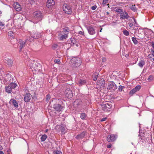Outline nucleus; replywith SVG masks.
I'll list each match as a JSON object with an SVG mask.
<instances>
[{"mask_svg": "<svg viewBox=\"0 0 154 154\" xmlns=\"http://www.w3.org/2000/svg\"><path fill=\"white\" fill-rule=\"evenodd\" d=\"M10 55V54L8 53H6L4 56V59L5 62L6 63L9 67H11L13 64V60L9 59L8 57Z\"/></svg>", "mask_w": 154, "mask_h": 154, "instance_id": "f257e3e1", "label": "nucleus"}, {"mask_svg": "<svg viewBox=\"0 0 154 154\" xmlns=\"http://www.w3.org/2000/svg\"><path fill=\"white\" fill-rule=\"evenodd\" d=\"M71 63L76 67H79L81 64V59L78 57H74L71 60Z\"/></svg>", "mask_w": 154, "mask_h": 154, "instance_id": "f03ea898", "label": "nucleus"}, {"mask_svg": "<svg viewBox=\"0 0 154 154\" xmlns=\"http://www.w3.org/2000/svg\"><path fill=\"white\" fill-rule=\"evenodd\" d=\"M103 110L106 112H109L110 109L112 107L111 104L106 102L103 103L101 104Z\"/></svg>", "mask_w": 154, "mask_h": 154, "instance_id": "7ed1b4c3", "label": "nucleus"}, {"mask_svg": "<svg viewBox=\"0 0 154 154\" xmlns=\"http://www.w3.org/2000/svg\"><path fill=\"white\" fill-rule=\"evenodd\" d=\"M63 10L67 14H69L72 12V9L71 6L68 4H65L63 5Z\"/></svg>", "mask_w": 154, "mask_h": 154, "instance_id": "20e7f679", "label": "nucleus"}, {"mask_svg": "<svg viewBox=\"0 0 154 154\" xmlns=\"http://www.w3.org/2000/svg\"><path fill=\"white\" fill-rule=\"evenodd\" d=\"M107 88V89L111 91H113L117 89V86L114 82L111 81L108 83Z\"/></svg>", "mask_w": 154, "mask_h": 154, "instance_id": "39448f33", "label": "nucleus"}, {"mask_svg": "<svg viewBox=\"0 0 154 154\" xmlns=\"http://www.w3.org/2000/svg\"><path fill=\"white\" fill-rule=\"evenodd\" d=\"M149 136V134L147 132H145V133L143 132L142 133V132H139V136L140 137L141 140H143L142 141H145L146 140H147V139H149V137H146L147 136Z\"/></svg>", "mask_w": 154, "mask_h": 154, "instance_id": "423d86ee", "label": "nucleus"}, {"mask_svg": "<svg viewBox=\"0 0 154 154\" xmlns=\"http://www.w3.org/2000/svg\"><path fill=\"white\" fill-rule=\"evenodd\" d=\"M88 33L91 35H93L95 33V29L92 25H85Z\"/></svg>", "mask_w": 154, "mask_h": 154, "instance_id": "0eeeda50", "label": "nucleus"}, {"mask_svg": "<svg viewBox=\"0 0 154 154\" xmlns=\"http://www.w3.org/2000/svg\"><path fill=\"white\" fill-rule=\"evenodd\" d=\"M117 137V135L114 134L109 135L107 137V140L108 142H113L116 140Z\"/></svg>", "mask_w": 154, "mask_h": 154, "instance_id": "6e6552de", "label": "nucleus"}, {"mask_svg": "<svg viewBox=\"0 0 154 154\" xmlns=\"http://www.w3.org/2000/svg\"><path fill=\"white\" fill-rule=\"evenodd\" d=\"M66 96L69 98H71L73 96V93L71 90L69 88H67L65 91Z\"/></svg>", "mask_w": 154, "mask_h": 154, "instance_id": "1a4fd4ad", "label": "nucleus"}, {"mask_svg": "<svg viewBox=\"0 0 154 154\" xmlns=\"http://www.w3.org/2000/svg\"><path fill=\"white\" fill-rule=\"evenodd\" d=\"M141 88V86L140 85H137L134 88L131 90L129 92V94L131 96H132L135 93L139 91Z\"/></svg>", "mask_w": 154, "mask_h": 154, "instance_id": "9d476101", "label": "nucleus"}, {"mask_svg": "<svg viewBox=\"0 0 154 154\" xmlns=\"http://www.w3.org/2000/svg\"><path fill=\"white\" fill-rule=\"evenodd\" d=\"M53 108L55 111L60 112L62 111L63 107L60 104H56L53 106Z\"/></svg>", "mask_w": 154, "mask_h": 154, "instance_id": "9b49d317", "label": "nucleus"}, {"mask_svg": "<svg viewBox=\"0 0 154 154\" xmlns=\"http://www.w3.org/2000/svg\"><path fill=\"white\" fill-rule=\"evenodd\" d=\"M55 5L54 1L53 0H48L46 2L47 7L51 9Z\"/></svg>", "mask_w": 154, "mask_h": 154, "instance_id": "f8f14e48", "label": "nucleus"}, {"mask_svg": "<svg viewBox=\"0 0 154 154\" xmlns=\"http://www.w3.org/2000/svg\"><path fill=\"white\" fill-rule=\"evenodd\" d=\"M13 7L16 11H20L21 9V6L17 2L14 3Z\"/></svg>", "mask_w": 154, "mask_h": 154, "instance_id": "ddd939ff", "label": "nucleus"}, {"mask_svg": "<svg viewBox=\"0 0 154 154\" xmlns=\"http://www.w3.org/2000/svg\"><path fill=\"white\" fill-rule=\"evenodd\" d=\"M33 15L35 18H42V14L39 11L34 12Z\"/></svg>", "mask_w": 154, "mask_h": 154, "instance_id": "4468645a", "label": "nucleus"}, {"mask_svg": "<svg viewBox=\"0 0 154 154\" xmlns=\"http://www.w3.org/2000/svg\"><path fill=\"white\" fill-rule=\"evenodd\" d=\"M31 95L29 93H26L24 97V100L26 102H28L29 101L31 97Z\"/></svg>", "mask_w": 154, "mask_h": 154, "instance_id": "2eb2a0df", "label": "nucleus"}, {"mask_svg": "<svg viewBox=\"0 0 154 154\" xmlns=\"http://www.w3.org/2000/svg\"><path fill=\"white\" fill-rule=\"evenodd\" d=\"M58 38L60 41H63L64 39L67 38L68 35L66 34H63L62 33L58 34Z\"/></svg>", "mask_w": 154, "mask_h": 154, "instance_id": "dca6fc26", "label": "nucleus"}, {"mask_svg": "<svg viewBox=\"0 0 154 154\" xmlns=\"http://www.w3.org/2000/svg\"><path fill=\"white\" fill-rule=\"evenodd\" d=\"M120 14V17L121 19H128L129 17L128 14L126 12H123L122 11Z\"/></svg>", "mask_w": 154, "mask_h": 154, "instance_id": "f3484780", "label": "nucleus"}, {"mask_svg": "<svg viewBox=\"0 0 154 154\" xmlns=\"http://www.w3.org/2000/svg\"><path fill=\"white\" fill-rule=\"evenodd\" d=\"M9 103L13 105L16 108H17L18 106L17 101L14 99H11L9 101Z\"/></svg>", "mask_w": 154, "mask_h": 154, "instance_id": "a211bd4d", "label": "nucleus"}, {"mask_svg": "<svg viewBox=\"0 0 154 154\" xmlns=\"http://www.w3.org/2000/svg\"><path fill=\"white\" fill-rule=\"evenodd\" d=\"M70 31L69 29L67 27H65L62 29V30L59 32V33L66 34L68 35L69 32Z\"/></svg>", "mask_w": 154, "mask_h": 154, "instance_id": "6ab92c4d", "label": "nucleus"}, {"mask_svg": "<svg viewBox=\"0 0 154 154\" xmlns=\"http://www.w3.org/2000/svg\"><path fill=\"white\" fill-rule=\"evenodd\" d=\"M97 85L100 87H104L105 86V82L103 79H101L98 80L97 82Z\"/></svg>", "mask_w": 154, "mask_h": 154, "instance_id": "aec40b11", "label": "nucleus"}, {"mask_svg": "<svg viewBox=\"0 0 154 154\" xmlns=\"http://www.w3.org/2000/svg\"><path fill=\"white\" fill-rule=\"evenodd\" d=\"M142 29L144 30V33L146 35H151L153 33L151 29L146 28H144Z\"/></svg>", "mask_w": 154, "mask_h": 154, "instance_id": "412c9836", "label": "nucleus"}, {"mask_svg": "<svg viewBox=\"0 0 154 154\" xmlns=\"http://www.w3.org/2000/svg\"><path fill=\"white\" fill-rule=\"evenodd\" d=\"M34 38L32 37V35L30 36H27L26 39L25 40V42L26 44H29V42H32L33 41Z\"/></svg>", "mask_w": 154, "mask_h": 154, "instance_id": "4be33fe9", "label": "nucleus"}, {"mask_svg": "<svg viewBox=\"0 0 154 154\" xmlns=\"http://www.w3.org/2000/svg\"><path fill=\"white\" fill-rule=\"evenodd\" d=\"M31 35H32V37L34 39H38L41 37V33L37 32H35L33 34H31Z\"/></svg>", "mask_w": 154, "mask_h": 154, "instance_id": "5701e85b", "label": "nucleus"}, {"mask_svg": "<svg viewBox=\"0 0 154 154\" xmlns=\"http://www.w3.org/2000/svg\"><path fill=\"white\" fill-rule=\"evenodd\" d=\"M19 44L20 45L19 47L20 48V52L22 50L23 48L25 45V44H26V43L25 42H24L21 39H20L19 40Z\"/></svg>", "mask_w": 154, "mask_h": 154, "instance_id": "b1692460", "label": "nucleus"}, {"mask_svg": "<svg viewBox=\"0 0 154 154\" xmlns=\"http://www.w3.org/2000/svg\"><path fill=\"white\" fill-rule=\"evenodd\" d=\"M86 132L83 131L80 134H78L76 136V138L77 139H82L85 136Z\"/></svg>", "mask_w": 154, "mask_h": 154, "instance_id": "393cba45", "label": "nucleus"}, {"mask_svg": "<svg viewBox=\"0 0 154 154\" xmlns=\"http://www.w3.org/2000/svg\"><path fill=\"white\" fill-rule=\"evenodd\" d=\"M6 91L8 93H10L12 91V89L9 85L6 86L5 87Z\"/></svg>", "mask_w": 154, "mask_h": 154, "instance_id": "a878e982", "label": "nucleus"}, {"mask_svg": "<svg viewBox=\"0 0 154 154\" xmlns=\"http://www.w3.org/2000/svg\"><path fill=\"white\" fill-rule=\"evenodd\" d=\"M151 46L152 47V48L151 49V54L153 57H154V42H151Z\"/></svg>", "mask_w": 154, "mask_h": 154, "instance_id": "bb28decb", "label": "nucleus"}, {"mask_svg": "<svg viewBox=\"0 0 154 154\" xmlns=\"http://www.w3.org/2000/svg\"><path fill=\"white\" fill-rule=\"evenodd\" d=\"M145 62L143 60H141L140 61L138 64V66L141 67H143L144 66V65L145 64Z\"/></svg>", "mask_w": 154, "mask_h": 154, "instance_id": "cd10ccee", "label": "nucleus"}, {"mask_svg": "<svg viewBox=\"0 0 154 154\" xmlns=\"http://www.w3.org/2000/svg\"><path fill=\"white\" fill-rule=\"evenodd\" d=\"M114 11L118 13H121L122 11V10L116 7L114 9Z\"/></svg>", "mask_w": 154, "mask_h": 154, "instance_id": "c85d7f7f", "label": "nucleus"}, {"mask_svg": "<svg viewBox=\"0 0 154 154\" xmlns=\"http://www.w3.org/2000/svg\"><path fill=\"white\" fill-rule=\"evenodd\" d=\"M130 8L133 11L136 12L137 11V8L135 5H132L130 7Z\"/></svg>", "mask_w": 154, "mask_h": 154, "instance_id": "c756f323", "label": "nucleus"}, {"mask_svg": "<svg viewBox=\"0 0 154 154\" xmlns=\"http://www.w3.org/2000/svg\"><path fill=\"white\" fill-rule=\"evenodd\" d=\"M86 116V115L85 113H82L81 114L80 117L82 119L84 120L85 119Z\"/></svg>", "mask_w": 154, "mask_h": 154, "instance_id": "7c9ffc66", "label": "nucleus"}, {"mask_svg": "<svg viewBox=\"0 0 154 154\" xmlns=\"http://www.w3.org/2000/svg\"><path fill=\"white\" fill-rule=\"evenodd\" d=\"M98 75V74L97 73H95L93 74L92 76L94 80L96 81L97 80Z\"/></svg>", "mask_w": 154, "mask_h": 154, "instance_id": "2f4dec72", "label": "nucleus"}, {"mask_svg": "<svg viewBox=\"0 0 154 154\" xmlns=\"http://www.w3.org/2000/svg\"><path fill=\"white\" fill-rule=\"evenodd\" d=\"M9 85L12 89L15 88L17 85L16 84L13 82L10 83Z\"/></svg>", "mask_w": 154, "mask_h": 154, "instance_id": "473e14b6", "label": "nucleus"}, {"mask_svg": "<svg viewBox=\"0 0 154 154\" xmlns=\"http://www.w3.org/2000/svg\"><path fill=\"white\" fill-rule=\"evenodd\" d=\"M35 62L32 60H31L30 63L29 64V66L31 68H34V66H35V64L34 63Z\"/></svg>", "mask_w": 154, "mask_h": 154, "instance_id": "72a5a7b5", "label": "nucleus"}, {"mask_svg": "<svg viewBox=\"0 0 154 154\" xmlns=\"http://www.w3.org/2000/svg\"><path fill=\"white\" fill-rule=\"evenodd\" d=\"M154 79V76L152 75H150L147 79L148 81L150 82L153 80Z\"/></svg>", "mask_w": 154, "mask_h": 154, "instance_id": "f704fd0d", "label": "nucleus"}, {"mask_svg": "<svg viewBox=\"0 0 154 154\" xmlns=\"http://www.w3.org/2000/svg\"><path fill=\"white\" fill-rule=\"evenodd\" d=\"M47 136L46 135L44 134L42 135L41 137V139L42 141H44L47 138Z\"/></svg>", "mask_w": 154, "mask_h": 154, "instance_id": "c9c22d12", "label": "nucleus"}, {"mask_svg": "<svg viewBox=\"0 0 154 154\" xmlns=\"http://www.w3.org/2000/svg\"><path fill=\"white\" fill-rule=\"evenodd\" d=\"M14 35V34L12 31H9L8 33V36H10L11 38H13Z\"/></svg>", "mask_w": 154, "mask_h": 154, "instance_id": "e433bc0d", "label": "nucleus"}, {"mask_svg": "<svg viewBox=\"0 0 154 154\" xmlns=\"http://www.w3.org/2000/svg\"><path fill=\"white\" fill-rule=\"evenodd\" d=\"M132 40L133 42L134 43V44L136 45L138 43V41L137 40L136 38L134 37H132Z\"/></svg>", "mask_w": 154, "mask_h": 154, "instance_id": "4c0bfd02", "label": "nucleus"}, {"mask_svg": "<svg viewBox=\"0 0 154 154\" xmlns=\"http://www.w3.org/2000/svg\"><path fill=\"white\" fill-rule=\"evenodd\" d=\"M148 57L152 62L154 63V58L152 57L151 55L149 54L148 56Z\"/></svg>", "mask_w": 154, "mask_h": 154, "instance_id": "58836bf2", "label": "nucleus"}, {"mask_svg": "<svg viewBox=\"0 0 154 154\" xmlns=\"http://www.w3.org/2000/svg\"><path fill=\"white\" fill-rule=\"evenodd\" d=\"M61 126L62 125H57L55 128L56 130H57L58 132L60 131Z\"/></svg>", "mask_w": 154, "mask_h": 154, "instance_id": "ea45409f", "label": "nucleus"}, {"mask_svg": "<svg viewBox=\"0 0 154 154\" xmlns=\"http://www.w3.org/2000/svg\"><path fill=\"white\" fill-rule=\"evenodd\" d=\"M79 84L80 85H82L84 84L86 82L84 80L80 79L79 81Z\"/></svg>", "mask_w": 154, "mask_h": 154, "instance_id": "a19ab883", "label": "nucleus"}, {"mask_svg": "<svg viewBox=\"0 0 154 154\" xmlns=\"http://www.w3.org/2000/svg\"><path fill=\"white\" fill-rule=\"evenodd\" d=\"M11 76V75L10 74L8 73L6 74L7 77L8 78V80H7L8 81H10L11 80V79H12Z\"/></svg>", "mask_w": 154, "mask_h": 154, "instance_id": "79ce46f5", "label": "nucleus"}, {"mask_svg": "<svg viewBox=\"0 0 154 154\" xmlns=\"http://www.w3.org/2000/svg\"><path fill=\"white\" fill-rule=\"evenodd\" d=\"M137 58H135L134 59V62H131L129 63V65H133L135 64L137 60Z\"/></svg>", "mask_w": 154, "mask_h": 154, "instance_id": "37998d69", "label": "nucleus"}, {"mask_svg": "<svg viewBox=\"0 0 154 154\" xmlns=\"http://www.w3.org/2000/svg\"><path fill=\"white\" fill-rule=\"evenodd\" d=\"M65 128L64 127L62 126H61V127L60 129V131H61L62 133L63 134H64L65 133Z\"/></svg>", "mask_w": 154, "mask_h": 154, "instance_id": "c03bdc74", "label": "nucleus"}, {"mask_svg": "<svg viewBox=\"0 0 154 154\" xmlns=\"http://www.w3.org/2000/svg\"><path fill=\"white\" fill-rule=\"evenodd\" d=\"M123 33L125 35L127 36H128L129 34V32L127 30H124Z\"/></svg>", "mask_w": 154, "mask_h": 154, "instance_id": "a18cd8bd", "label": "nucleus"}, {"mask_svg": "<svg viewBox=\"0 0 154 154\" xmlns=\"http://www.w3.org/2000/svg\"><path fill=\"white\" fill-rule=\"evenodd\" d=\"M53 154H62V152L58 150L54 151L53 152Z\"/></svg>", "mask_w": 154, "mask_h": 154, "instance_id": "49530a36", "label": "nucleus"}, {"mask_svg": "<svg viewBox=\"0 0 154 154\" xmlns=\"http://www.w3.org/2000/svg\"><path fill=\"white\" fill-rule=\"evenodd\" d=\"M5 24L3 23L2 22H0V29H3L4 28Z\"/></svg>", "mask_w": 154, "mask_h": 154, "instance_id": "de8ad7c7", "label": "nucleus"}, {"mask_svg": "<svg viewBox=\"0 0 154 154\" xmlns=\"http://www.w3.org/2000/svg\"><path fill=\"white\" fill-rule=\"evenodd\" d=\"M51 98V96L49 94H47L46 96V101H48Z\"/></svg>", "mask_w": 154, "mask_h": 154, "instance_id": "09e8293b", "label": "nucleus"}, {"mask_svg": "<svg viewBox=\"0 0 154 154\" xmlns=\"http://www.w3.org/2000/svg\"><path fill=\"white\" fill-rule=\"evenodd\" d=\"M125 88V87L124 86L120 85L119 87L118 90H119V91H122V89L124 88Z\"/></svg>", "mask_w": 154, "mask_h": 154, "instance_id": "8fccbe9b", "label": "nucleus"}, {"mask_svg": "<svg viewBox=\"0 0 154 154\" xmlns=\"http://www.w3.org/2000/svg\"><path fill=\"white\" fill-rule=\"evenodd\" d=\"M117 23L116 22H112V21L109 24V25H110L112 26H114L116 25Z\"/></svg>", "mask_w": 154, "mask_h": 154, "instance_id": "3c124183", "label": "nucleus"}, {"mask_svg": "<svg viewBox=\"0 0 154 154\" xmlns=\"http://www.w3.org/2000/svg\"><path fill=\"white\" fill-rule=\"evenodd\" d=\"M36 1V0H28V2L30 3L31 5L33 4Z\"/></svg>", "mask_w": 154, "mask_h": 154, "instance_id": "603ef678", "label": "nucleus"}, {"mask_svg": "<svg viewBox=\"0 0 154 154\" xmlns=\"http://www.w3.org/2000/svg\"><path fill=\"white\" fill-rule=\"evenodd\" d=\"M97 8V6L96 5H93L91 7V8L93 10H95Z\"/></svg>", "mask_w": 154, "mask_h": 154, "instance_id": "864d4df0", "label": "nucleus"}, {"mask_svg": "<svg viewBox=\"0 0 154 154\" xmlns=\"http://www.w3.org/2000/svg\"><path fill=\"white\" fill-rule=\"evenodd\" d=\"M108 2V0H103L102 4L103 5H106Z\"/></svg>", "mask_w": 154, "mask_h": 154, "instance_id": "5fc2aeb1", "label": "nucleus"}, {"mask_svg": "<svg viewBox=\"0 0 154 154\" xmlns=\"http://www.w3.org/2000/svg\"><path fill=\"white\" fill-rule=\"evenodd\" d=\"M58 45L57 44H53L52 45V48L54 49H55L56 48H57Z\"/></svg>", "mask_w": 154, "mask_h": 154, "instance_id": "6e6d98bb", "label": "nucleus"}, {"mask_svg": "<svg viewBox=\"0 0 154 154\" xmlns=\"http://www.w3.org/2000/svg\"><path fill=\"white\" fill-rule=\"evenodd\" d=\"M4 79V77L2 75V73L0 72V80H2Z\"/></svg>", "mask_w": 154, "mask_h": 154, "instance_id": "4d7b16f0", "label": "nucleus"}, {"mask_svg": "<svg viewBox=\"0 0 154 154\" xmlns=\"http://www.w3.org/2000/svg\"><path fill=\"white\" fill-rule=\"evenodd\" d=\"M54 62L57 63H59L60 62V61L59 60L56 59L54 60Z\"/></svg>", "mask_w": 154, "mask_h": 154, "instance_id": "13d9d810", "label": "nucleus"}, {"mask_svg": "<svg viewBox=\"0 0 154 154\" xmlns=\"http://www.w3.org/2000/svg\"><path fill=\"white\" fill-rule=\"evenodd\" d=\"M107 119V118L106 117L103 118H102V119H101L100 121L103 122V121H105Z\"/></svg>", "mask_w": 154, "mask_h": 154, "instance_id": "bf43d9fd", "label": "nucleus"}, {"mask_svg": "<svg viewBox=\"0 0 154 154\" xmlns=\"http://www.w3.org/2000/svg\"><path fill=\"white\" fill-rule=\"evenodd\" d=\"M134 20V24L135 25V26H136V27H138V24L137 23V22H136V20Z\"/></svg>", "mask_w": 154, "mask_h": 154, "instance_id": "052dcab7", "label": "nucleus"}, {"mask_svg": "<svg viewBox=\"0 0 154 154\" xmlns=\"http://www.w3.org/2000/svg\"><path fill=\"white\" fill-rule=\"evenodd\" d=\"M128 24L129 26L131 27L133 25V23H128Z\"/></svg>", "mask_w": 154, "mask_h": 154, "instance_id": "680f3d73", "label": "nucleus"}, {"mask_svg": "<svg viewBox=\"0 0 154 154\" xmlns=\"http://www.w3.org/2000/svg\"><path fill=\"white\" fill-rule=\"evenodd\" d=\"M112 146V145L111 144H109V145H108L107 146V147L108 148H110Z\"/></svg>", "mask_w": 154, "mask_h": 154, "instance_id": "e2e57ef3", "label": "nucleus"}, {"mask_svg": "<svg viewBox=\"0 0 154 154\" xmlns=\"http://www.w3.org/2000/svg\"><path fill=\"white\" fill-rule=\"evenodd\" d=\"M79 33L80 34L83 35V34L84 33V32H82V31H80V32H79Z\"/></svg>", "mask_w": 154, "mask_h": 154, "instance_id": "0e129e2a", "label": "nucleus"}, {"mask_svg": "<svg viewBox=\"0 0 154 154\" xmlns=\"http://www.w3.org/2000/svg\"><path fill=\"white\" fill-rule=\"evenodd\" d=\"M0 154H4L2 151L1 150V151H0Z\"/></svg>", "mask_w": 154, "mask_h": 154, "instance_id": "69168bd1", "label": "nucleus"}, {"mask_svg": "<svg viewBox=\"0 0 154 154\" xmlns=\"http://www.w3.org/2000/svg\"><path fill=\"white\" fill-rule=\"evenodd\" d=\"M3 149V148L2 146L0 145V151L2 150Z\"/></svg>", "mask_w": 154, "mask_h": 154, "instance_id": "338daca9", "label": "nucleus"}, {"mask_svg": "<svg viewBox=\"0 0 154 154\" xmlns=\"http://www.w3.org/2000/svg\"><path fill=\"white\" fill-rule=\"evenodd\" d=\"M105 60V58H103V59L102 60L103 62H104V61Z\"/></svg>", "mask_w": 154, "mask_h": 154, "instance_id": "774afa93", "label": "nucleus"}]
</instances>
